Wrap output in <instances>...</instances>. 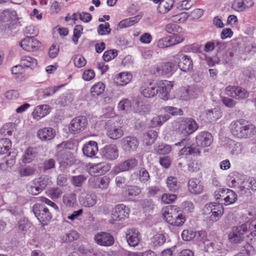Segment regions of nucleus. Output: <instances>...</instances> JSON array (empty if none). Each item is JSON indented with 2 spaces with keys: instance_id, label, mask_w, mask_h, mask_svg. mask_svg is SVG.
Here are the masks:
<instances>
[{
  "instance_id": "nucleus-1",
  "label": "nucleus",
  "mask_w": 256,
  "mask_h": 256,
  "mask_svg": "<svg viewBox=\"0 0 256 256\" xmlns=\"http://www.w3.org/2000/svg\"><path fill=\"white\" fill-rule=\"evenodd\" d=\"M229 128L232 136L240 139L246 138L256 134V126L247 124L242 119L232 122Z\"/></svg>"
},
{
  "instance_id": "nucleus-2",
  "label": "nucleus",
  "mask_w": 256,
  "mask_h": 256,
  "mask_svg": "<svg viewBox=\"0 0 256 256\" xmlns=\"http://www.w3.org/2000/svg\"><path fill=\"white\" fill-rule=\"evenodd\" d=\"M163 215L166 220L174 226H182L186 220L180 208L174 205L167 206Z\"/></svg>"
},
{
  "instance_id": "nucleus-3",
  "label": "nucleus",
  "mask_w": 256,
  "mask_h": 256,
  "mask_svg": "<svg viewBox=\"0 0 256 256\" xmlns=\"http://www.w3.org/2000/svg\"><path fill=\"white\" fill-rule=\"evenodd\" d=\"M52 184L50 178L46 176L34 178L30 184L28 192L32 195H37L44 190L48 186Z\"/></svg>"
},
{
  "instance_id": "nucleus-4",
  "label": "nucleus",
  "mask_w": 256,
  "mask_h": 256,
  "mask_svg": "<svg viewBox=\"0 0 256 256\" xmlns=\"http://www.w3.org/2000/svg\"><path fill=\"white\" fill-rule=\"evenodd\" d=\"M198 124L194 120L190 118H183L179 124L178 130L184 136H188L196 131Z\"/></svg>"
},
{
  "instance_id": "nucleus-5",
  "label": "nucleus",
  "mask_w": 256,
  "mask_h": 256,
  "mask_svg": "<svg viewBox=\"0 0 256 256\" xmlns=\"http://www.w3.org/2000/svg\"><path fill=\"white\" fill-rule=\"evenodd\" d=\"M32 211L40 222L44 224H47L52 218L48 209L42 204H34Z\"/></svg>"
},
{
  "instance_id": "nucleus-6",
  "label": "nucleus",
  "mask_w": 256,
  "mask_h": 256,
  "mask_svg": "<svg viewBox=\"0 0 256 256\" xmlns=\"http://www.w3.org/2000/svg\"><path fill=\"white\" fill-rule=\"evenodd\" d=\"M248 231L247 224L244 223L240 226H234L228 238L231 242L240 243L242 241L244 238V234Z\"/></svg>"
},
{
  "instance_id": "nucleus-7",
  "label": "nucleus",
  "mask_w": 256,
  "mask_h": 256,
  "mask_svg": "<svg viewBox=\"0 0 256 256\" xmlns=\"http://www.w3.org/2000/svg\"><path fill=\"white\" fill-rule=\"evenodd\" d=\"M88 125V120L84 116H79L73 118L69 125L68 129L72 134H77L83 131Z\"/></svg>"
},
{
  "instance_id": "nucleus-8",
  "label": "nucleus",
  "mask_w": 256,
  "mask_h": 256,
  "mask_svg": "<svg viewBox=\"0 0 256 256\" xmlns=\"http://www.w3.org/2000/svg\"><path fill=\"white\" fill-rule=\"evenodd\" d=\"M129 214V210L123 204H119L115 206L112 210L111 218L110 222L114 224L116 221L124 220Z\"/></svg>"
},
{
  "instance_id": "nucleus-9",
  "label": "nucleus",
  "mask_w": 256,
  "mask_h": 256,
  "mask_svg": "<svg viewBox=\"0 0 256 256\" xmlns=\"http://www.w3.org/2000/svg\"><path fill=\"white\" fill-rule=\"evenodd\" d=\"M226 95L238 100L244 99L248 97V92L243 88L229 86L225 88Z\"/></svg>"
},
{
  "instance_id": "nucleus-10",
  "label": "nucleus",
  "mask_w": 256,
  "mask_h": 256,
  "mask_svg": "<svg viewBox=\"0 0 256 256\" xmlns=\"http://www.w3.org/2000/svg\"><path fill=\"white\" fill-rule=\"evenodd\" d=\"M20 46L25 50L34 52L38 50L41 46V43L34 36H27L20 43Z\"/></svg>"
},
{
  "instance_id": "nucleus-11",
  "label": "nucleus",
  "mask_w": 256,
  "mask_h": 256,
  "mask_svg": "<svg viewBox=\"0 0 256 256\" xmlns=\"http://www.w3.org/2000/svg\"><path fill=\"white\" fill-rule=\"evenodd\" d=\"M94 242L98 245L108 246L114 243L113 236L109 233L100 232L97 233L94 237Z\"/></svg>"
},
{
  "instance_id": "nucleus-12",
  "label": "nucleus",
  "mask_w": 256,
  "mask_h": 256,
  "mask_svg": "<svg viewBox=\"0 0 256 256\" xmlns=\"http://www.w3.org/2000/svg\"><path fill=\"white\" fill-rule=\"evenodd\" d=\"M101 156L104 159L114 160L118 156L117 146L115 144H109L105 146L101 150Z\"/></svg>"
},
{
  "instance_id": "nucleus-13",
  "label": "nucleus",
  "mask_w": 256,
  "mask_h": 256,
  "mask_svg": "<svg viewBox=\"0 0 256 256\" xmlns=\"http://www.w3.org/2000/svg\"><path fill=\"white\" fill-rule=\"evenodd\" d=\"M57 156L60 166L64 168L71 166L74 163L75 160V158L72 152L67 150L59 152Z\"/></svg>"
},
{
  "instance_id": "nucleus-14",
  "label": "nucleus",
  "mask_w": 256,
  "mask_h": 256,
  "mask_svg": "<svg viewBox=\"0 0 256 256\" xmlns=\"http://www.w3.org/2000/svg\"><path fill=\"white\" fill-rule=\"evenodd\" d=\"M213 140L212 134L207 132H200L196 138V142L198 147H206L210 146Z\"/></svg>"
},
{
  "instance_id": "nucleus-15",
  "label": "nucleus",
  "mask_w": 256,
  "mask_h": 256,
  "mask_svg": "<svg viewBox=\"0 0 256 256\" xmlns=\"http://www.w3.org/2000/svg\"><path fill=\"white\" fill-rule=\"evenodd\" d=\"M139 142L134 136H126L122 140L123 150L126 152L134 151L138 146Z\"/></svg>"
},
{
  "instance_id": "nucleus-16",
  "label": "nucleus",
  "mask_w": 256,
  "mask_h": 256,
  "mask_svg": "<svg viewBox=\"0 0 256 256\" xmlns=\"http://www.w3.org/2000/svg\"><path fill=\"white\" fill-rule=\"evenodd\" d=\"M138 164V161L136 158H130L126 160L113 169L114 174H118L120 172L130 170L135 168Z\"/></svg>"
},
{
  "instance_id": "nucleus-17",
  "label": "nucleus",
  "mask_w": 256,
  "mask_h": 256,
  "mask_svg": "<svg viewBox=\"0 0 256 256\" xmlns=\"http://www.w3.org/2000/svg\"><path fill=\"white\" fill-rule=\"evenodd\" d=\"M158 87L159 96L161 98L168 100L170 98V92L173 88V84L171 82L162 81L158 84Z\"/></svg>"
},
{
  "instance_id": "nucleus-18",
  "label": "nucleus",
  "mask_w": 256,
  "mask_h": 256,
  "mask_svg": "<svg viewBox=\"0 0 256 256\" xmlns=\"http://www.w3.org/2000/svg\"><path fill=\"white\" fill-rule=\"evenodd\" d=\"M158 84L152 82L146 84L140 88L142 94L147 98H153L158 93Z\"/></svg>"
},
{
  "instance_id": "nucleus-19",
  "label": "nucleus",
  "mask_w": 256,
  "mask_h": 256,
  "mask_svg": "<svg viewBox=\"0 0 256 256\" xmlns=\"http://www.w3.org/2000/svg\"><path fill=\"white\" fill-rule=\"evenodd\" d=\"M126 234V241L130 246L134 247L138 245L140 240V234L137 230L129 229Z\"/></svg>"
},
{
  "instance_id": "nucleus-20",
  "label": "nucleus",
  "mask_w": 256,
  "mask_h": 256,
  "mask_svg": "<svg viewBox=\"0 0 256 256\" xmlns=\"http://www.w3.org/2000/svg\"><path fill=\"white\" fill-rule=\"evenodd\" d=\"M110 169V166L109 165L100 163L91 166L89 168L88 172L90 175L96 176L105 174Z\"/></svg>"
},
{
  "instance_id": "nucleus-21",
  "label": "nucleus",
  "mask_w": 256,
  "mask_h": 256,
  "mask_svg": "<svg viewBox=\"0 0 256 256\" xmlns=\"http://www.w3.org/2000/svg\"><path fill=\"white\" fill-rule=\"evenodd\" d=\"M56 135V132L52 128H44L39 130L37 136L42 140L48 141L52 140Z\"/></svg>"
},
{
  "instance_id": "nucleus-22",
  "label": "nucleus",
  "mask_w": 256,
  "mask_h": 256,
  "mask_svg": "<svg viewBox=\"0 0 256 256\" xmlns=\"http://www.w3.org/2000/svg\"><path fill=\"white\" fill-rule=\"evenodd\" d=\"M84 154L87 157L92 158L98 152L97 143L94 141H90L85 144L82 148Z\"/></svg>"
},
{
  "instance_id": "nucleus-23",
  "label": "nucleus",
  "mask_w": 256,
  "mask_h": 256,
  "mask_svg": "<svg viewBox=\"0 0 256 256\" xmlns=\"http://www.w3.org/2000/svg\"><path fill=\"white\" fill-rule=\"evenodd\" d=\"M79 201L80 204L82 206L90 208L96 204L97 202V197L94 194H82L79 198Z\"/></svg>"
},
{
  "instance_id": "nucleus-24",
  "label": "nucleus",
  "mask_w": 256,
  "mask_h": 256,
  "mask_svg": "<svg viewBox=\"0 0 256 256\" xmlns=\"http://www.w3.org/2000/svg\"><path fill=\"white\" fill-rule=\"evenodd\" d=\"M188 188L190 192L194 194H200L204 189L202 183L196 178H191L189 180Z\"/></svg>"
},
{
  "instance_id": "nucleus-25",
  "label": "nucleus",
  "mask_w": 256,
  "mask_h": 256,
  "mask_svg": "<svg viewBox=\"0 0 256 256\" xmlns=\"http://www.w3.org/2000/svg\"><path fill=\"white\" fill-rule=\"evenodd\" d=\"M174 68V64L172 62L162 63L156 66L155 72L158 75H166L170 73Z\"/></svg>"
},
{
  "instance_id": "nucleus-26",
  "label": "nucleus",
  "mask_w": 256,
  "mask_h": 256,
  "mask_svg": "<svg viewBox=\"0 0 256 256\" xmlns=\"http://www.w3.org/2000/svg\"><path fill=\"white\" fill-rule=\"evenodd\" d=\"M178 66L184 72H190L193 68L192 61L190 56H183L180 60Z\"/></svg>"
},
{
  "instance_id": "nucleus-27",
  "label": "nucleus",
  "mask_w": 256,
  "mask_h": 256,
  "mask_svg": "<svg viewBox=\"0 0 256 256\" xmlns=\"http://www.w3.org/2000/svg\"><path fill=\"white\" fill-rule=\"evenodd\" d=\"M50 112V106L46 104L37 106L34 110L32 114L34 118L38 120L44 117Z\"/></svg>"
},
{
  "instance_id": "nucleus-28",
  "label": "nucleus",
  "mask_w": 256,
  "mask_h": 256,
  "mask_svg": "<svg viewBox=\"0 0 256 256\" xmlns=\"http://www.w3.org/2000/svg\"><path fill=\"white\" fill-rule=\"evenodd\" d=\"M132 76L128 72H124L119 74L115 78V82L118 85L124 86L132 80Z\"/></svg>"
},
{
  "instance_id": "nucleus-29",
  "label": "nucleus",
  "mask_w": 256,
  "mask_h": 256,
  "mask_svg": "<svg viewBox=\"0 0 256 256\" xmlns=\"http://www.w3.org/2000/svg\"><path fill=\"white\" fill-rule=\"evenodd\" d=\"M206 120L208 122L216 120L222 116L220 110L218 108H214L205 111Z\"/></svg>"
},
{
  "instance_id": "nucleus-30",
  "label": "nucleus",
  "mask_w": 256,
  "mask_h": 256,
  "mask_svg": "<svg viewBox=\"0 0 256 256\" xmlns=\"http://www.w3.org/2000/svg\"><path fill=\"white\" fill-rule=\"evenodd\" d=\"M142 18V16L138 15L128 18L122 20L118 24V26L120 28L131 26L137 23Z\"/></svg>"
},
{
  "instance_id": "nucleus-31",
  "label": "nucleus",
  "mask_w": 256,
  "mask_h": 256,
  "mask_svg": "<svg viewBox=\"0 0 256 256\" xmlns=\"http://www.w3.org/2000/svg\"><path fill=\"white\" fill-rule=\"evenodd\" d=\"M193 88L190 87L182 88L178 93L180 99L188 100L194 97Z\"/></svg>"
},
{
  "instance_id": "nucleus-32",
  "label": "nucleus",
  "mask_w": 256,
  "mask_h": 256,
  "mask_svg": "<svg viewBox=\"0 0 256 256\" xmlns=\"http://www.w3.org/2000/svg\"><path fill=\"white\" fill-rule=\"evenodd\" d=\"M174 4V0H162L158 7V10L160 13L164 14L171 9Z\"/></svg>"
},
{
  "instance_id": "nucleus-33",
  "label": "nucleus",
  "mask_w": 256,
  "mask_h": 256,
  "mask_svg": "<svg viewBox=\"0 0 256 256\" xmlns=\"http://www.w3.org/2000/svg\"><path fill=\"white\" fill-rule=\"evenodd\" d=\"M225 196L223 198L224 204L229 205L234 204L237 200V196L232 190L226 189Z\"/></svg>"
},
{
  "instance_id": "nucleus-34",
  "label": "nucleus",
  "mask_w": 256,
  "mask_h": 256,
  "mask_svg": "<svg viewBox=\"0 0 256 256\" xmlns=\"http://www.w3.org/2000/svg\"><path fill=\"white\" fill-rule=\"evenodd\" d=\"M210 218L212 220L216 222L222 216L224 213L222 206L220 204H216L212 212Z\"/></svg>"
},
{
  "instance_id": "nucleus-35",
  "label": "nucleus",
  "mask_w": 256,
  "mask_h": 256,
  "mask_svg": "<svg viewBox=\"0 0 256 256\" xmlns=\"http://www.w3.org/2000/svg\"><path fill=\"white\" fill-rule=\"evenodd\" d=\"M78 238V234L75 230H71L62 236L60 240L62 242L66 243L76 240Z\"/></svg>"
},
{
  "instance_id": "nucleus-36",
  "label": "nucleus",
  "mask_w": 256,
  "mask_h": 256,
  "mask_svg": "<svg viewBox=\"0 0 256 256\" xmlns=\"http://www.w3.org/2000/svg\"><path fill=\"white\" fill-rule=\"evenodd\" d=\"M157 132L154 130H150L144 134V142L147 145L152 144L157 138Z\"/></svg>"
},
{
  "instance_id": "nucleus-37",
  "label": "nucleus",
  "mask_w": 256,
  "mask_h": 256,
  "mask_svg": "<svg viewBox=\"0 0 256 256\" xmlns=\"http://www.w3.org/2000/svg\"><path fill=\"white\" fill-rule=\"evenodd\" d=\"M169 118L168 115L156 116L150 121L151 126L152 127L160 126L168 120Z\"/></svg>"
},
{
  "instance_id": "nucleus-38",
  "label": "nucleus",
  "mask_w": 256,
  "mask_h": 256,
  "mask_svg": "<svg viewBox=\"0 0 256 256\" xmlns=\"http://www.w3.org/2000/svg\"><path fill=\"white\" fill-rule=\"evenodd\" d=\"M158 47L160 48H165L172 46V41L170 36L159 39L156 42Z\"/></svg>"
},
{
  "instance_id": "nucleus-39",
  "label": "nucleus",
  "mask_w": 256,
  "mask_h": 256,
  "mask_svg": "<svg viewBox=\"0 0 256 256\" xmlns=\"http://www.w3.org/2000/svg\"><path fill=\"white\" fill-rule=\"evenodd\" d=\"M104 84L102 82H98L91 88L90 92L94 96H98L104 92Z\"/></svg>"
},
{
  "instance_id": "nucleus-40",
  "label": "nucleus",
  "mask_w": 256,
  "mask_h": 256,
  "mask_svg": "<svg viewBox=\"0 0 256 256\" xmlns=\"http://www.w3.org/2000/svg\"><path fill=\"white\" fill-rule=\"evenodd\" d=\"M107 134L110 138L116 140L121 138L123 136L124 132L120 128L113 127L108 131Z\"/></svg>"
},
{
  "instance_id": "nucleus-41",
  "label": "nucleus",
  "mask_w": 256,
  "mask_h": 256,
  "mask_svg": "<svg viewBox=\"0 0 256 256\" xmlns=\"http://www.w3.org/2000/svg\"><path fill=\"white\" fill-rule=\"evenodd\" d=\"M36 150L32 148H28L25 152L22 158L24 163L30 162L36 156Z\"/></svg>"
},
{
  "instance_id": "nucleus-42",
  "label": "nucleus",
  "mask_w": 256,
  "mask_h": 256,
  "mask_svg": "<svg viewBox=\"0 0 256 256\" xmlns=\"http://www.w3.org/2000/svg\"><path fill=\"white\" fill-rule=\"evenodd\" d=\"M62 200L65 205L72 207L76 201V194L74 193L66 194L64 195Z\"/></svg>"
},
{
  "instance_id": "nucleus-43",
  "label": "nucleus",
  "mask_w": 256,
  "mask_h": 256,
  "mask_svg": "<svg viewBox=\"0 0 256 256\" xmlns=\"http://www.w3.org/2000/svg\"><path fill=\"white\" fill-rule=\"evenodd\" d=\"M166 237L163 234H156L151 238L154 246L158 247L162 246L166 242Z\"/></svg>"
},
{
  "instance_id": "nucleus-44",
  "label": "nucleus",
  "mask_w": 256,
  "mask_h": 256,
  "mask_svg": "<svg viewBox=\"0 0 256 256\" xmlns=\"http://www.w3.org/2000/svg\"><path fill=\"white\" fill-rule=\"evenodd\" d=\"M16 12L14 10H4L2 12L1 18L4 22H8L16 20Z\"/></svg>"
},
{
  "instance_id": "nucleus-45",
  "label": "nucleus",
  "mask_w": 256,
  "mask_h": 256,
  "mask_svg": "<svg viewBox=\"0 0 256 256\" xmlns=\"http://www.w3.org/2000/svg\"><path fill=\"white\" fill-rule=\"evenodd\" d=\"M12 143L8 138H2L0 140V154H4L6 153L10 148Z\"/></svg>"
},
{
  "instance_id": "nucleus-46",
  "label": "nucleus",
  "mask_w": 256,
  "mask_h": 256,
  "mask_svg": "<svg viewBox=\"0 0 256 256\" xmlns=\"http://www.w3.org/2000/svg\"><path fill=\"white\" fill-rule=\"evenodd\" d=\"M21 63L25 67H34L37 65V60L31 56H24L21 59Z\"/></svg>"
},
{
  "instance_id": "nucleus-47",
  "label": "nucleus",
  "mask_w": 256,
  "mask_h": 256,
  "mask_svg": "<svg viewBox=\"0 0 256 256\" xmlns=\"http://www.w3.org/2000/svg\"><path fill=\"white\" fill-rule=\"evenodd\" d=\"M171 150V146L164 144H161L155 148V151L158 154H169Z\"/></svg>"
},
{
  "instance_id": "nucleus-48",
  "label": "nucleus",
  "mask_w": 256,
  "mask_h": 256,
  "mask_svg": "<svg viewBox=\"0 0 256 256\" xmlns=\"http://www.w3.org/2000/svg\"><path fill=\"white\" fill-rule=\"evenodd\" d=\"M134 111L141 115L145 114L150 112V106L146 104L138 103L134 108Z\"/></svg>"
},
{
  "instance_id": "nucleus-49",
  "label": "nucleus",
  "mask_w": 256,
  "mask_h": 256,
  "mask_svg": "<svg viewBox=\"0 0 256 256\" xmlns=\"http://www.w3.org/2000/svg\"><path fill=\"white\" fill-rule=\"evenodd\" d=\"M166 184L170 190L175 192L178 188V180L174 176L168 177L166 180Z\"/></svg>"
},
{
  "instance_id": "nucleus-50",
  "label": "nucleus",
  "mask_w": 256,
  "mask_h": 256,
  "mask_svg": "<svg viewBox=\"0 0 256 256\" xmlns=\"http://www.w3.org/2000/svg\"><path fill=\"white\" fill-rule=\"evenodd\" d=\"M31 226L32 224L26 218H22L18 222V229L22 232H26L31 227Z\"/></svg>"
},
{
  "instance_id": "nucleus-51",
  "label": "nucleus",
  "mask_w": 256,
  "mask_h": 256,
  "mask_svg": "<svg viewBox=\"0 0 256 256\" xmlns=\"http://www.w3.org/2000/svg\"><path fill=\"white\" fill-rule=\"evenodd\" d=\"M86 180V177L85 176L80 174L72 176L71 182L75 186L80 187L82 185Z\"/></svg>"
},
{
  "instance_id": "nucleus-52",
  "label": "nucleus",
  "mask_w": 256,
  "mask_h": 256,
  "mask_svg": "<svg viewBox=\"0 0 256 256\" xmlns=\"http://www.w3.org/2000/svg\"><path fill=\"white\" fill-rule=\"evenodd\" d=\"M165 30L168 34H174L176 32H180L182 28L176 24H168L165 26Z\"/></svg>"
},
{
  "instance_id": "nucleus-53",
  "label": "nucleus",
  "mask_w": 256,
  "mask_h": 256,
  "mask_svg": "<svg viewBox=\"0 0 256 256\" xmlns=\"http://www.w3.org/2000/svg\"><path fill=\"white\" fill-rule=\"evenodd\" d=\"M200 152L199 148H194L192 146H184L181 150L180 153L182 154H198Z\"/></svg>"
},
{
  "instance_id": "nucleus-54",
  "label": "nucleus",
  "mask_w": 256,
  "mask_h": 256,
  "mask_svg": "<svg viewBox=\"0 0 256 256\" xmlns=\"http://www.w3.org/2000/svg\"><path fill=\"white\" fill-rule=\"evenodd\" d=\"M131 107V102L130 100L127 98H124L121 100L118 106L119 110L122 111H127L130 109Z\"/></svg>"
},
{
  "instance_id": "nucleus-55",
  "label": "nucleus",
  "mask_w": 256,
  "mask_h": 256,
  "mask_svg": "<svg viewBox=\"0 0 256 256\" xmlns=\"http://www.w3.org/2000/svg\"><path fill=\"white\" fill-rule=\"evenodd\" d=\"M240 191L242 194H250V188L249 186L248 182H247L246 179L244 180L241 182L238 186Z\"/></svg>"
},
{
  "instance_id": "nucleus-56",
  "label": "nucleus",
  "mask_w": 256,
  "mask_h": 256,
  "mask_svg": "<svg viewBox=\"0 0 256 256\" xmlns=\"http://www.w3.org/2000/svg\"><path fill=\"white\" fill-rule=\"evenodd\" d=\"M118 56V52L116 50H110L105 52L102 58L104 61L108 62L114 58Z\"/></svg>"
},
{
  "instance_id": "nucleus-57",
  "label": "nucleus",
  "mask_w": 256,
  "mask_h": 256,
  "mask_svg": "<svg viewBox=\"0 0 256 256\" xmlns=\"http://www.w3.org/2000/svg\"><path fill=\"white\" fill-rule=\"evenodd\" d=\"M111 29L110 24L108 22H105L104 24H100L98 28V32L100 35H104L109 34L110 32Z\"/></svg>"
},
{
  "instance_id": "nucleus-58",
  "label": "nucleus",
  "mask_w": 256,
  "mask_h": 256,
  "mask_svg": "<svg viewBox=\"0 0 256 256\" xmlns=\"http://www.w3.org/2000/svg\"><path fill=\"white\" fill-rule=\"evenodd\" d=\"M110 182V178L108 176H104L102 178H98V188L102 190L106 189Z\"/></svg>"
},
{
  "instance_id": "nucleus-59",
  "label": "nucleus",
  "mask_w": 256,
  "mask_h": 256,
  "mask_svg": "<svg viewBox=\"0 0 256 256\" xmlns=\"http://www.w3.org/2000/svg\"><path fill=\"white\" fill-rule=\"evenodd\" d=\"M83 28L81 25H76L74 30V35L72 37V40L75 44H76L78 42V38L82 34Z\"/></svg>"
},
{
  "instance_id": "nucleus-60",
  "label": "nucleus",
  "mask_w": 256,
  "mask_h": 256,
  "mask_svg": "<svg viewBox=\"0 0 256 256\" xmlns=\"http://www.w3.org/2000/svg\"><path fill=\"white\" fill-rule=\"evenodd\" d=\"M246 223H250L256 220V207L250 208L247 214L244 216Z\"/></svg>"
},
{
  "instance_id": "nucleus-61",
  "label": "nucleus",
  "mask_w": 256,
  "mask_h": 256,
  "mask_svg": "<svg viewBox=\"0 0 256 256\" xmlns=\"http://www.w3.org/2000/svg\"><path fill=\"white\" fill-rule=\"evenodd\" d=\"M35 170L30 166H26L20 168L19 170V174L22 176H30L34 174Z\"/></svg>"
},
{
  "instance_id": "nucleus-62",
  "label": "nucleus",
  "mask_w": 256,
  "mask_h": 256,
  "mask_svg": "<svg viewBox=\"0 0 256 256\" xmlns=\"http://www.w3.org/2000/svg\"><path fill=\"white\" fill-rule=\"evenodd\" d=\"M164 110L166 112L170 113L172 116H177V115H182L183 112L180 108H178L175 107L168 106H166L164 108Z\"/></svg>"
},
{
  "instance_id": "nucleus-63",
  "label": "nucleus",
  "mask_w": 256,
  "mask_h": 256,
  "mask_svg": "<svg viewBox=\"0 0 256 256\" xmlns=\"http://www.w3.org/2000/svg\"><path fill=\"white\" fill-rule=\"evenodd\" d=\"M196 236L195 232L192 230H186L182 234V238L186 241H190Z\"/></svg>"
},
{
  "instance_id": "nucleus-64",
  "label": "nucleus",
  "mask_w": 256,
  "mask_h": 256,
  "mask_svg": "<svg viewBox=\"0 0 256 256\" xmlns=\"http://www.w3.org/2000/svg\"><path fill=\"white\" fill-rule=\"evenodd\" d=\"M139 180L142 182H146L150 179V175L148 172L144 168H141L139 170Z\"/></svg>"
}]
</instances>
